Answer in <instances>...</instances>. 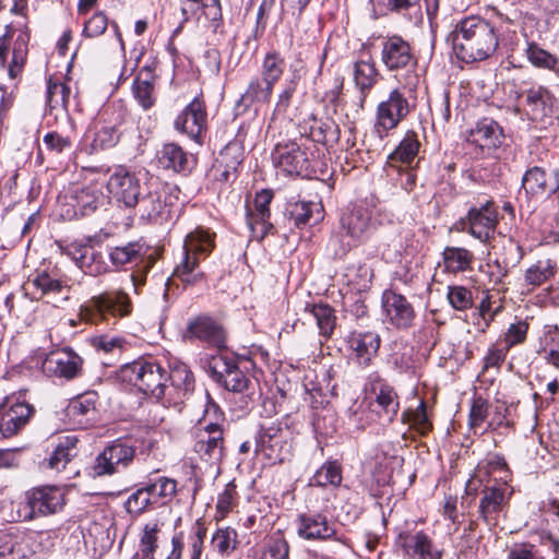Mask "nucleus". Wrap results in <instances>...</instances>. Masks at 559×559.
<instances>
[{"instance_id":"6e6552de","label":"nucleus","mask_w":559,"mask_h":559,"mask_svg":"<svg viewBox=\"0 0 559 559\" xmlns=\"http://www.w3.org/2000/svg\"><path fill=\"white\" fill-rule=\"evenodd\" d=\"M272 158L276 167L288 175L311 177L314 170L311 147L295 141L276 144Z\"/></svg>"},{"instance_id":"dca6fc26","label":"nucleus","mask_w":559,"mask_h":559,"mask_svg":"<svg viewBox=\"0 0 559 559\" xmlns=\"http://www.w3.org/2000/svg\"><path fill=\"white\" fill-rule=\"evenodd\" d=\"M381 61L389 72L409 71L417 64V59L408 41L399 35L381 41Z\"/></svg>"},{"instance_id":"5fc2aeb1","label":"nucleus","mask_w":559,"mask_h":559,"mask_svg":"<svg viewBox=\"0 0 559 559\" xmlns=\"http://www.w3.org/2000/svg\"><path fill=\"white\" fill-rule=\"evenodd\" d=\"M27 35L21 34L14 41L12 51V60L9 64V76L12 80L17 79L23 70L26 56H27Z\"/></svg>"},{"instance_id":"0e129e2a","label":"nucleus","mask_w":559,"mask_h":559,"mask_svg":"<svg viewBox=\"0 0 559 559\" xmlns=\"http://www.w3.org/2000/svg\"><path fill=\"white\" fill-rule=\"evenodd\" d=\"M528 60L537 68L551 70L556 67L558 60L550 52L540 48L538 45L531 43L526 49Z\"/></svg>"},{"instance_id":"052dcab7","label":"nucleus","mask_w":559,"mask_h":559,"mask_svg":"<svg viewBox=\"0 0 559 559\" xmlns=\"http://www.w3.org/2000/svg\"><path fill=\"white\" fill-rule=\"evenodd\" d=\"M29 283L41 293V295L59 294L63 289L62 282L46 271L38 272Z\"/></svg>"},{"instance_id":"c03bdc74","label":"nucleus","mask_w":559,"mask_h":559,"mask_svg":"<svg viewBox=\"0 0 559 559\" xmlns=\"http://www.w3.org/2000/svg\"><path fill=\"white\" fill-rule=\"evenodd\" d=\"M24 537L19 532H0V559H24Z\"/></svg>"},{"instance_id":"37998d69","label":"nucleus","mask_w":559,"mask_h":559,"mask_svg":"<svg viewBox=\"0 0 559 559\" xmlns=\"http://www.w3.org/2000/svg\"><path fill=\"white\" fill-rule=\"evenodd\" d=\"M420 143L415 131H407L397 147L389 155L388 164L397 167V164H411L417 156Z\"/></svg>"},{"instance_id":"09e8293b","label":"nucleus","mask_w":559,"mask_h":559,"mask_svg":"<svg viewBox=\"0 0 559 559\" xmlns=\"http://www.w3.org/2000/svg\"><path fill=\"white\" fill-rule=\"evenodd\" d=\"M311 313L317 321L320 335L329 338L336 326L335 310L328 304H314L311 306Z\"/></svg>"},{"instance_id":"f3484780","label":"nucleus","mask_w":559,"mask_h":559,"mask_svg":"<svg viewBox=\"0 0 559 559\" xmlns=\"http://www.w3.org/2000/svg\"><path fill=\"white\" fill-rule=\"evenodd\" d=\"M522 189L527 199L540 200L559 191V166L547 175L543 166L528 167L522 177Z\"/></svg>"},{"instance_id":"39448f33","label":"nucleus","mask_w":559,"mask_h":559,"mask_svg":"<svg viewBox=\"0 0 559 559\" xmlns=\"http://www.w3.org/2000/svg\"><path fill=\"white\" fill-rule=\"evenodd\" d=\"M132 311L130 297L122 290H109L93 296L80 307L81 320L98 324L116 323L118 319L128 317Z\"/></svg>"},{"instance_id":"49530a36","label":"nucleus","mask_w":559,"mask_h":559,"mask_svg":"<svg viewBox=\"0 0 559 559\" xmlns=\"http://www.w3.org/2000/svg\"><path fill=\"white\" fill-rule=\"evenodd\" d=\"M286 67L285 59L276 50L266 52L261 64V79L266 83L275 84L281 80Z\"/></svg>"},{"instance_id":"5701e85b","label":"nucleus","mask_w":559,"mask_h":559,"mask_svg":"<svg viewBox=\"0 0 559 559\" xmlns=\"http://www.w3.org/2000/svg\"><path fill=\"white\" fill-rule=\"evenodd\" d=\"M64 253L87 275L97 276L107 272L103 254L90 243L73 241L64 248Z\"/></svg>"},{"instance_id":"ea45409f","label":"nucleus","mask_w":559,"mask_h":559,"mask_svg":"<svg viewBox=\"0 0 559 559\" xmlns=\"http://www.w3.org/2000/svg\"><path fill=\"white\" fill-rule=\"evenodd\" d=\"M380 73L373 61H356L354 63V81L360 93V103L362 104L372 87L379 81Z\"/></svg>"},{"instance_id":"c9c22d12","label":"nucleus","mask_w":559,"mask_h":559,"mask_svg":"<svg viewBox=\"0 0 559 559\" xmlns=\"http://www.w3.org/2000/svg\"><path fill=\"white\" fill-rule=\"evenodd\" d=\"M78 442L79 438L74 435L60 438L49 457V467L57 472H62L70 466L73 475H78L79 472L72 468V460L78 455Z\"/></svg>"},{"instance_id":"4468645a","label":"nucleus","mask_w":559,"mask_h":559,"mask_svg":"<svg viewBox=\"0 0 559 559\" xmlns=\"http://www.w3.org/2000/svg\"><path fill=\"white\" fill-rule=\"evenodd\" d=\"M497 223L498 213L492 201L471 207L466 217L462 219L463 230L484 243L493 237Z\"/></svg>"},{"instance_id":"b1692460","label":"nucleus","mask_w":559,"mask_h":559,"mask_svg":"<svg viewBox=\"0 0 559 559\" xmlns=\"http://www.w3.org/2000/svg\"><path fill=\"white\" fill-rule=\"evenodd\" d=\"M206 117L207 114L204 102L195 97L177 116L174 126L177 131L199 142L206 126Z\"/></svg>"},{"instance_id":"79ce46f5","label":"nucleus","mask_w":559,"mask_h":559,"mask_svg":"<svg viewBox=\"0 0 559 559\" xmlns=\"http://www.w3.org/2000/svg\"><path fill=\"white\" fill-rule=\"evenodd\" d=\"M442 260L445 272L457 274L471 270L474 254L462 247H445Z\"/></svg>"},{"instance_id":"9d476101","label":"nucleus","mask_w":559,"mask_h":559,"mask_svg":"<svg viewBox=\"0 0 559 559\" xmlns=\"http://www.w3.org/2000/svg\"><path fill=\"white\" fill-rule=\"evenodd\" d=\"M146 183L140 174L118 167L107 180V190L119 206L135 209Z\"/></svg>"},{"instance_id":"393cba45","label":"nucleus","mask_w":559,"mask_h":559,"mask_svg":"<svg viewBox=\"0 0 559 559\" xmlns=\"http://www.w3.org/2000/svg\"><path fill=\"white\" fill-rule=\"evenodd\" d=\"M243 160V146L239 141H231L219 152L213 165L215 179L219 182L237 178L238 167Z\"/></svg>"},{"instance_id":"423d86ee","label":"nucleus","mask_w":559,"mask_h":559,"mask_svg":"<svg viewBox=\"0 0 559 559\" xmlns=\"http://www.w3.org/2000/svg\"><path fill=\"white\" fill-rule=\"evenodd\" d=\"M293 433L287 426L272 423L261 425L255 438V452L261 453L271 464L284 463L292 456Z\"/></svg>"},{"instance_id":"2f4dec72","label":"nucleus","mask_w":559,"mask_h":559,"mask_svg":"<svg viewBox=\"0 0 559 559\" xmlns=\"http://www.w3.org/2000/svg\"><path fill=\"white\" fill-rule=\"evenodd\" d=\"M122 121V112L112 110L109 118L105 119L104 124L94 133L92 150L97 152L114 147L119 142Z\"/></svg>"},{"instance_id":"c756f323","label":"nucleus","mask_w":559,"mask_h":559,"mask_svg":"<svg viewBox=\"0 0 559 559\" xmlns=\"http://www.w3.org/2000/svg\"><path fill=\"white\" fill-rule=\"evenodd\" d=\"M35 408L25 402H16L9 406L1 416L0 432L3 438L17 435L34 416Z\"/></svg>"},{"instance_id":"774afa93","label":"nucleus","mask_w":559,"mask_h":559,"mask_svg":"<svg viewBox=\"0 0 559 559\" xmlns=\"http://www.w3.org/2000/svg\"><path fill=\"white\" fill-rule=\"evenodd\" d=\"M507 559H542L536 545L528 542L515 543L507 549Z\"/></svg>"},{"instance_id":"f257e3e1","label":"nucleus","mask_w":559,"mask_h":559,"mask_svg":"<svg viewBox=\"0 0 559 559\" xmlns=\"http://www.w3.org/2000/svg\"><path fill=\"white\" fill-rule=\"evenodd\" d=\"M452 45L462 61H481L496 51L498 36L489 22L479 16H468L456 24L452 33Z\"/></svg>"},{"instance_id":"338daca9","label":"nucleus","mask_w":559,"mask_h":559,"mask_svg":"<svg viewBox=\"0 0 559 559\" xmlns=\"http://www.w3.org/2000/svg\"><path fill=\"white\" fill-rule=\"evenodd\" d=\"M153 503L154 501L148 493L146 486H143L127 499L124 506L129 513L141 514Z\"/></svg>"},{"instance_id":"9b49d317","label":"nucleus","mask_w":559,"mask_h":559,"mask_svg":"<svg viewBox=\"0 0 559 559\" xmlns=\"http://www.w3.org/2000/svg\"><path fill=\"white\" fill-rule=\"evenodd\" d=\"M135 448L127 441L118 439L105 447L96 456L92 466L94 476H105L120 473L133 461Z\"/></svg>"},{"instance_id":"0eeeda50","label":"nucleus","mask_w":559,"mask_h":559,"mask_svg":"<svg viewBox=\"0 0 559 559\" xmlns=\"http://www.w3.org/2000/svg\"><path fill=\"white\" fill-rule=\"evenodd\" d=\"M148 246L142 239H139L110 247L108 257L116 267L132 263L138 265L136 271L131 274L132 283L138 288L139 285L144 284L146 273L155 263V258L152 253H148Z\"/></svg>"},{"instance_id":"a211bd4d","label":"nucleus","mask_w":559,"mask_h":559,"mask_svg":"<svg viewBox=\"0 0 559 559\" xmlns=\"http://www.w3.org/2000/svg\"><path fill=\"white\" fill-rule=\"evenodd\" d=\"M213 376L228 391L235 393H247L252 384L251 379L239 368L233 357L219 355L213 359Z\"/></svg>"},{"instance_id":"cd10ccee","label":"nucleus","mask_w":559,"mask_h":559,"mask_svg":"<svg viewBox=\"0 0 559 559\" xmlns=\"http://www.w3.org/2000/svg\"><path fill=\"white\" fill-rule=\"evenodd\" d=\"M68 415L82 427L93 426L99 416L98 394L88 391L73 399L69 403Z\"/></svg>"},{"instance_id":"e2e57ef3","label":"nucleus","mask_w":559,"mask_h":559,"mask_svg":"<svg viewBox=\"0 0 559 559\" xmlns=\"http://www.w3.org/2000/svg\"><path fill=\"white\" fill-rule=\"evenodd\" d=\"M300 69L297 66L293 69L292 78L287 81L278 94V99L275 105V111L285 112L290 106L292 98L296 92L298 81L300 80Z\"/></svg>"},{"instance_id":"680f3d73","label":"nucleus","mask_w":559,"mask_h":559,"mask_svg":"<svg viewBox=\"0 0 559 559\" xmlns=\"http://www.w3.org/2000/svg\"><path fill=\"white\" fill-rule=\"evenodd\" d=\"M260 559H289L288 542L283 536H272L265 544Z\"/></svg>"},{"instance_id":"bb28decb","label":"nucleus","mask_w":559,"mask_h":559,"mask_svg":"<svg viewBox=\"0 0 559 559\" xmlns=\"http://www.w3.org/2000/svg\"><path fill=\"white\" fill-rule=\"evenodd\" d=\"M480 495L478 506L479 518L489 527H495L507 506L506 489L501 486L485 487Z\"/></svg>"},{"instance_id":"473e14b6","label":"nucleus","mask_w":559,"mask_h":559,"mask_svg":"<svg viewBox=\"0 0 559 559\" xmlns=\"http://www.w3.org/2000/svg\"><path fill=\"white\" fill-rule=\"evenodd\" d=\"M286 214L296 227L301 228L321 222L323 219V207L318 202L295 201L287 204Z\"/></svg>"},{"instance_id":"1a4fd4ad","label":"nucleus","mask_w":559,"mask_h":559,"mask_svg":"<svg viewBox=\"0 0 559 559\" xmlns=\"http://www.w3.org/2000/svg\"><path fill=\"white\" fill-rule=\"evenodd\" d=\"M414 108L415 104L411 103L401 88H393L388 98L377 106L374 132L379 139L382 140L389 131L397 128Z\"/></svg>"},{"instance_id":"f03ea898","label":"nucleus","mask_w":559,"mask_h":559,"mask_svg":"<svg viewBox=\"0 0 559 559\" xmlns=\"http://www.w3.org/2000/svg\"><path fill=\"white\" fill-rule=\"evenodd\" d=\"M215 234L209 229L197 227L190 231L183 242V258L176 266L173 277L185 286H194L204 280L200 269V260L205 259L215 247Z\"/></svg>"},{"instance_id":"20e7f679","label":"nucleus","mask_w":559,"mask_h":559,"mask_svg":"<svg viewBox=\"0 0 559 559\" xmlns=\"http://www.w3.org/2000/svg\"><path fill=\"white\" fill-rule=\"evenodd\" d=\"M119 376L143 394L166 405V370L156 361L139 359L121 367Z\"/></svg>"},{"instance_id":"f704fd0d","label":"nucleus","mask_w":559,"mask_h":559,"mask_svg":"<svg viewBox=\"0 0 559 559\" xmlns=\"http://www.w3.org/2000/svg\"><path fill=\"white\" fill-rule=\"evenodd\" d=\"M135 206L141 217L151 219L162 216L166 209V201L159 190V185L147 182Z\"/></svg>"},{"instance_id":"a18cd8bd","label":"nucleus","mask_w":559,"mask_h":559,"mask_svg":"<svg viewBox=\"0 0 559 559\" xmlns=\"http://www.w3.org/2000/svg\"><path fill=\"white\" fill-rule=\"evenodd\" d=\"M132 93L144 110H148L155 105L156 95L154 80L150 73H146L145 78H143L141 73L135 78L132 85Z\"/></svg>"},{"instance_id":"4be33fe9","label":"nucleus","mask_w":559,"mask_h":559,"mask_svg":"<svg viewBox=\"0 0 559 559\" xmlns=\"http://www.w3.org/2000/svg\"><path fill=\"white\" fill-rule=\"evenodd\" d=\"M382 309L386 321L397 329H408L415 319V310L405 296L392 289L382 294Z\"/></svg>"},{"instance_id":"6e6d98bb","label":"nucleus","mask_w":559,"mask_h":559,"mask_svg":"<svg viewBox=\"0 0 559 559\" xmlns=\"http://www.w3.org/2000/svg\"><path fill=\"white\" fill-rule=\"evenodd\" d=\"M548 365L559 369V328L549 326L544 341V347L539 352Z\"/></svg>"},{"instance_id":"58836bf2","label":"nucleus","mask_w":559,"mask_h":559,"mask_svg":"<svg viewBox=\"0 0 559 559\" xmlns=\"http://www.w3.org/2000/svg\"><path fill=\"white\" fill-rule=\"evenodd\" d=\"M273 199L271 190H262L254 198V213L248 216V225L253 231L258 225L261 226V238L266 236L274 227L270 219V203Z\"/></svg>"},{"instance_id":"412c9836","label":"nucleus","mask_w":559,"mask_h":559,"mask_svg":"<svg viewBox=\"0 0 559 559\" xmlns=\"http://www.w3.org/2000/svg\"><path fill=\"white\" fill-rule=\"evenodd\" d=\"M185 338L200 341L210 347H226V332L223 326L207 316H199L191 320L186 329Z\"/></svg>"},{"instance_id":"aec40b11","label":"nucleus","mask_w":559,"mask_h":559,"mask_svg":"<svg viewBox=\"0 0 559 559\" xmlns=\"http://www.w3.org/2000/svg\"><path fill=\"white\" fill-rule=\"evenodd\" d=\"M195 438L193 449L202 460L219 462L224 457V430L217 421L199 428Z\"/></svg>"},{"instance_id":"2eb2a0df","label":"nucleus","mask_w":559,"mask_h":559,"mask_svg":"<svg viewBox=\"0 0 559 559\" xmlns=\"http://www.w3.org/2000/svg\"><path fill=\"white\" fill-rule=\"evenodd\" d=\"M166 371V405H180L194 390V376L187 364L173 360Z\"/></svg>"},{"instance_id":"6ab92c4d","label":"nucleus","mask_w":559,"mask_h":559,"mask_svg":"<svg viewBox=\"0 0 559 559\" xmlns=\"http://www.w3.org/2000/svg\"><path fill=\"white\" fill-rule=\"evenodd\" d=\"M298 535L307 540H341L336 524L321 512L308 511L298 515Z\"/></svg>"},{"instance_id":"864d4df0","label":"nucleus","mask_w":559,"mask_h":559,"mask_svg":"<svg viewBox=\"0 0 559 559\" xmlns=\"http://www.w3.org/2000/svg\"><path fill=\"white\" fill-rule=\"evenodd\" d=\"M238 534L231 527L218 528L212 537L213 548L222 556H228L238 544Z\"/></svg>"},{"instance_id":"f8f14e48","label":"nucleus","mask_w":559,"mask_h":559,"mask_svg":"<svg viewBox=\"0 0 559 559\" xmlns=\"http://www.w3.org/2000/svg\"><path fill=\"white\" fill-rule=\"evenodd\" d=\"M39 362L46 376L66 380L80 377L83 369L82 357L71 348L50 352L44 359L38 357L36 364Z\"/></svg>"},{"instance_id":"7c9ffc66","label":"nucleus","mask_w":559,"mask_h":559,"mask_svg":"<svg viewBox=\"0 0 559 559\" xmlns=\"http://www.w3.org/2000/svg\"><path fill=\"white\" fill-rule=\"evenodd\" d=\"M380 336L374 332H352L347 337L349 348L361 366H369L380 347Z\"/></svg>"},{"instance_id":"4c0bfd02","label":"nucleus","mask_w":559,"mask_h":559,"mask_svg":"<svg viewBox=\"0 0 559 559\" xmlns=\"http://www.w3.org/2000/svg\"><path fill=\"white\" fill-rule=\"evenodd\" d=\"M103 193L97 185H88L76 188L70 195V205L74 209V215H90L102 203Z\"/></svg>"},{"instance_id":"e433bc0d","label":"nucleus","mask_w":559,"mask_h":559,"mask_svg":"<svg viewBox=\"0 0 559 559\" xmlns=\"http://www.w3.org/2000/svg\"><path fill=\"white\" fill-rule=\"evenodd\" d=\"M402 547L411 557H418L420 559L442 558V550L438 549L431 538L424 532L404 536Z\"/></svg>"},{"instance_id":"4d7b16f0","label":"nucleus","mask_w":559,"mask_h":559,"mask_svg":"<svg viewBox=\"0 0 559 559\" xmlns=\"http://www.w3.org/2000/svg\"><path fill=\"white\" fill-rule=\"evenodd\" d=\"M447 298L451 307L457 311H466L474 305L472 290L461 285L449 286Z\"/></svg>"},{"instance_id":"bf43d9fd","label":"nucleus","mask_w":559,"mask_h":559,"mask_svg":"<svg viewBox=\"0 0 559 559\" xmlns=\"http://www.w3.org/2000/svg\"><path fill=\"white\" fill-rule=\"evenodd\" d=\"M546 90L543 87L530 88L525 94L527 114L532 120H538L545 116Z\"/></svg>"},{"instance_id":"72a5a7b5","label":"nucleus","mask_w":559,"mask_h":559,"mask_svg":"<svg viewBox=\"0 0 559 559\" xmlns=\"http://www.w3.org/2000/svg\"><path fill=\"white\" fill-rule=\"evenodd\" d=\"M157 162L164 169L177 174L189 173L191 169L190 155L177 143H165L157 152Z\"/></svg>"},{"instance_id":"13d9d810","label":"nucleus","mask_w":559,"mask_h":559,"mask_svg":"<svg viewBox=\"0 0 559 559\" xmlns=\"http://www.w3.org/2000/svg\"><path fill=\"white\" fill-rule=\"evenodd\" d=\"M206 527L201 519L197 520L191 527L188 537V554L189 559H201L204 548V539L206 537Z\"/></svg>"},{"instance_id":"de8ad7c7","label":"nucleus","mask_w":559,"mask_h":559,"mask_svg":"<svg viewBox=\"0 0 559 559\" xmlns=\"http://www.w3.org/2000/svg\"><path fill=\"white\" fill-rule=\"evenodd\" d=\"M342 467L336 461L325 462L310 478L311 486L325 487L331 485L338 487L342 483Z\"/></svg>"},{"instance_id":"3c124183","label":"nucleus","mask_w":559,"mask_h":559,"mask_svg":"<svg viewBox=\"0 0 559 559\" xmlns=\"http://www.w3.org/2000/svg\"><path fill=\"white\" fill-rule=\"evenodd\" d=\"M555 273L556 265L551 260H539L526 270L525 282L532 286H540L554 277Z\"/></svg>"},{"instance_id":"c85d7f7f","label":"nucleus","mask_w":559,"mask_h":559,"mask_svg":"<svg viewBox=\"0 0 559 559\" xmlns=\"http://www.w3.org/2000/svg\"><path fill=\"white\" fill-rule=\"evenodd\" d=\"M368 384L371 393L376 396L378 406L383 411L389 420H393L400 409L399 395L395 389L376 371L368 376Z\"/></svg>"},{"instance_id":"8fccbe9b","label":"nucleus","mask_w":559,"mask_h":559,"mask_svg":"<svg viewBox=\"0 0 559 559\" xmlns=\"http://www.w3.org/2000/svg\"><path fill=\"white\" fill-rule=\"evenodd\" d=\"M160 530L162 523L157 520L151 521L144 525L140 538V552L143 559H154Z\"/></svg>"},{"instance_id":"a878e982","label":"nucleus","mask_w":559,"mask_h":559,"mask_svg":"<svg viewBox=\"0 0 559 559\" xmlns=\"http://www.w3.org/2000/svg\"><path fill=\"white\" fill-rule=\"evenodd\" d=\"M274 86L266 83L259 76L252 78L245 93L240 96L236 104V115L246 114L251 107H254V115L258 114L260 106L271 100Z\"/></svg>"},{"instance_id":"603ef678","label":"nucleus","mask_w":559,"mask_h":559,"mask_svg":"<svg viewBox=\"0 0 559 559\" xmlns=\"http://www.w3.org/2000/svg\"><path fill=\"white\" fill-rule=\"evenodd\" d=\"M154 503L158 500H171L177 492V481L165 476L145 484Z\"/></svg>"},{"instance_id":"a19ab883","label":"nucleus","mask_w":559,"mask_h":559,"mask_svg":"<svg viewBox=\"0 0 559 559\" xmlns=\"http://www.w3.org/2000/svg\"><path fill=\"white\" fill-rule=\"evenodd\" d=\"M473 142L480 147H497L501 144L502 129L490 118L480 120L471 133Z\"/></svg>"},{"instance_id":"69168bd1","label":"nucleus","mask_w":559,"mask_h":559,"mask_svg":"<svg viewBox=\"0 0 559 559\" xmlns=\"http://www.w3.org/2000/svg\"><path fill=\"white\" fill-rule=\"evenodd\" d=\"M403 419L404 421L409 423L421 435H426L432 427L428 419L426 403L424 401H420L416 409L405 412L403 414Z\"/></svg>"},{"instance_id":"ddd939ff","label":"nucleus","mask_w":559,"mask_h":559,"mask_svg":"<svg viewBox=\"0 0 559 559\" xmlns=\"http://www.w3.org/2000/svg\"><path fill=\"white\" fill-rule=\"evenodd\" d=\"M25 500L28 512L24 514V519L33 520L61 511L64 506V493L56 486H41L26 491Z\"/></svg>"},{"instance_id":"7ed1b4c3","label":"nucleus","mask_w":559,"mask_h":559,"mask_svg":"<svg viewBox=\"0 0 559 559\" xmlns=\"http://www.w3.org/2000/svg\"><path fill=\"white\" fill-rule=\"evenodd\" d=\"M373 229L371 212L365 206H354L340 219V231L332 235L329 249L334 258H343L353 248L365 241Z\"/></svg>"}]
</instances>
